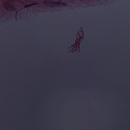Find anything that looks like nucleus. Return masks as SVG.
Wrapping results in <instances>:
<instances>
[{"instance_id": "f257e3e1", "label": "nucleus", "mask_w": 130, "mask_h": 130, "mask_svg": "<svg viewBox=\"0 0 130 130\" xmlns=\"http://www.w3.org/2000/svg\"><path fill=\"white\" fill-rule=\"evenodd\" d=\"M35 3H33L32 4H29V5H26L25 6H24V7L25 8H28V7L29 6H33L34 5H35Z\"/></svg>"}, {"instance_id": "f03ea898", "label": "nucleus", "mask_w": 130, "mask_h": 130, "mask_svg": "<svg viewBox=\"0 0 130 130\" xmlns=\"http://www.w3.org/2000/svg\"><path fill=\"white\" fill-rule=\"evenodd\" d=\"M57 5H58L60 4H62V5H63L64 6H66V4H65L61 2H59L58 3H57Z\"/></svg>"}, {"instance_id": "7ed1b4c3", "label": "nucleus", "mask_w": 130, "mask_h": 130, "mask_svg": "<svg viewBox=\"0 0 130 130\" xmlns=\"http://www.w3.org/2000/svg\"><path fill=\"white\" fill-rule=\"evenodd\" d=\"M45 2L46 3V1H45Z\"/></svg>"}]
</instances>
